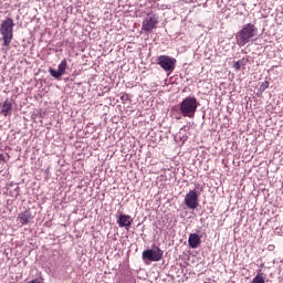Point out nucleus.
I'll use <instances>...</instances> for the list:
<instances>
[{"label": "nucleus", "mask_w": 283, "mask_h": 283, "mask_svg": "<svg viewBox=\"0 0 283 283\" xmlns=\"http://www.w3.org/2000/svg\"><path fill=\"white\" fill-rule=\"evenodd\" d=\"M200 198V195H198V191L190 190L186 197H185V205L187 209H198V199Z\"/></svg>", "instance_id": "obj_7"}, {"label": "nucleus", "mask_w": 283, "mask_h": 283, "mask_svg": "<svg viewBox=\"0 0 283 283\" xmlns=\"http://www.w3.org/2000/svg\"><path fill=\"white\" fill-rule=\"evenodd\" d=\"M132 222H134V219H132V216L129 214H119L117 219L118 227H125V229H129L132 227Z\"/></svg>", "instance_id": "obj_10"}, {"label": "nucleus", "mask_w": 283, "mask_h": 283, "mask_svg": "<svg viewBox=\"0 0 283 283\" xmlns=\"http://www.w3.org/2000/svg\"><path fill=\"white\" fill-rule=\"evenodd\" d=\"M164 252L160 248L153 245V249H147L143 251V260H148L149 262H160L163 260Z\"/></svg>", "instance_id": "obj_4"}, {"label": "nucleus", "mask_w": 283, "mask_h": 283, "mask_svg": "<svg viewBox=\"0 0 283 283\" xmlns=\"http://www.w3.org/2000/svg\"><path fill=\"white\" fill-rule=\"evenodd\" d=\"M29 283H39L36 280H32Z\"/></svg>", "instance_id": "obj_16"}, {"label": "nucleus", "mask_w": 283, "mask_h": 283, "mask_svg": "<svg viewBox=\"0 0 283 283\" xmlns=\"http://www.w3.org/2000/svg\"><path fill=\"white\" fill-rule=\"evenodd\" d=\"M65 70H67V60L63 59L61 63L57 66V71L53 67L49 69V74L53 77L56 78V81H61V77L63 74H65Z\"/></svg>", "instance_id": "obj_8"}, {"label": "nucleus", "mask_w": 283, "mask_h": 283, "mask_svg": "<svg viewBox=\"0 0 283 283\" xmlns=\"http://www.w3.org/2000/svg\"><path fill=\"white\" fill-rule=\"evenodd\" d=\"M248 62H249V59L239 60L233 63V67H234V70L240 71L242 69V66L247 65Z\"/></svg>", "instance_id": "obj_13"}, {"label": "nucleus", "mask_w": 283, "mask_h": 283, "mask_svg": "<svg viewBox=\"0 0 283 283\" xmlns=\"http://www.w3.org/2000/svg\"><path fill=\"white\" fill-rule=\"evenodd\" d=\"M188 244L190 249H198V247H200V234L191 233L188 239Z\"/></svg>", "instance_id": "obj_11"}, {"label": "nucleus", "mask_w": 283, "mask_h": 283, "mask_svg": "<svg viewBox=\"0 0 283 283\" xmlns=\"http://www.w3.org/2000/svg\"><path fill=\"white\" fill-rule=\"evenodd\" d=\"M34 219V216H32V212H30V210H25L21 213L18 214V222H20V224L25 226V224H30V221Z\"/></svg>", "instance_id": "obj_9"}, {"label": "nucleus", "mask_w": 283, "mask_h": 283, "mask_svg": "<svg viewBox=\"0 0 283 283\" xmlns=\"http://www.w3.org/2000/svg\"><path fill=\"white\" fill-rule=\"evenodd\" d=\"M261 90H269V82L265 81L262 85H261Z\"/></svg>", "instance_id": "obj_15"}, {"label": "nucleus", "mask_w": 283, "mask_h": 283, "mask_svg": "<svg viewBox=\"0 0 283 283\" xmlns=\"http://www.w3.org/2000/svg\"><path fill=\"white\" fill-rule=\"evenodd\" d=\"M3 159V155H0V160H2Z\"/></svg>", "instance_id": "obj_17"}, {"label": "nucleus", "mask_w": 283, "mask_h": 283, "mask_svg": "<svg viewBox=\"0 0 283 283\" xmlns=\"http://www.w3.org/2000/svg\"><path fill=\"white\" fill-rule=\"evenodd\" d=\"M252 283H264V274L258 273L256 276L253 279Z\"/></svg>", "instance_id": "obj_14"}, {"label": "nucleus", "mask_w": 283, "mask_h": 283, "mask_svg": "<svg viewBox=\"0 0 283 283\" xmlns=\"http://www.w3.org/2000/svg\"><path fill=\"white\" fill-rule=\"evenodd\" d=\"M198 109V99L196 97L188 96L179 104V112L181 116L187 118H193Z\"/></svg>", "instance_id": "obj_2"}, {"label": "nucleus", "mask_w": 283, "mask_h": 283, "mask_svg": "<svg viewBox=\"0 0 283 283\" xmlns=\"http://www.w3.org/2000/svg\"><path fill=\"white\" fill-rule=\"evenodd\" d=\"M235 39L239 48H244L247 43H251V41H255V39H258V27L253 23L244 24L237 33Z\"/></svg>", "instance_id": "obj_1"}, {"label": "nucleus", "mask_w": 283, "mask_h": 283, "mask_svg": "<svg viewBox=\"0 0 283 283\" xmlns=\"http://www.w3.org/2000/svg\"><path fill=\"white\" fill-rule=\"evenodd\" d=\"M158 25V17L154 15V14H148L142 24V30L144 32H153L154 30H156Z\"/></svg>", "instance_id": "obj_6"}, {"label": "nucleus", "mask_w": 283, "mask_h": 283, "mask_svg": "<svg viewBox=\"0 0 283 283\" xmlns=\"http://www.w3.org/2000/svg\"><path fill=\"white\" fill-rule=\"evenodd\" d=\"M10 112H12V102H10L9 99H7L3 105H2V111L1 114H3V116H8V114H10Z\"/></svg>", "instance_id": "obj_12"}, {"label": "nucleus", "mask_w": 283, "mask_h": 283, "mask_svg": "<svg viewBox=\"0 0 283 283\" xmlns=\"http://www.w3.org/2000/svg\"><path fill=\"white\" fill-rule=\"evenodd\" d=\"M0 34L2 36L3 45L8 48V45L12 43V39H14V20H12V18H7L2 22Z\"/></svg>", "instance_id": "obj_3"}, {"label": "nucleus", "mask_w": 283, "mask_h": 283, "mask_svg": "<svg viewBox=\"0 0 283 283\" xmlns=\"http://www.w3.org/2000/svg\"><path fill=\"white\" fill-rule=\"evenodd\" d=\"M157 61L160 69L165 70V72H174L176 70V59L169 55H160Z\"/></svg>", "instance_id": "obj_5"}]
</instances>
